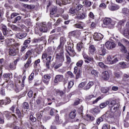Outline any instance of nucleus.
Listing matches in <instances>:
<instances>
[{
    "instance_id": "nucleus-1",
    "label": "nucleus",
    "mask_w": 129,
    "mask_h": 129,
    "mask_svg": "<svg viewBox=\"0 0 129 129\" xmlns=\"http://www.w3.org/2000/svg\"><path fill=\"white\" fill-rule=\"evenodd\" d=\"M51 55H53L52 47H48L42 54L41 60L43 63H45L47 69H50V63L51 61V59H52Z\"/></svg>"
},
{
    "instance_id": "nucleus-2",
    "label": "nucleus",
    "mask_w": 129,
    "mask_h": 129,
    "mask_svg": "<svg viewBox=\"0 0 129 129\" xmlns=\"http://www.w3.org/2000/svg\"><path fill=\"white\" fill-rule=\"evenodd\" d=\"M105 120L110 119L112 122H116L118 121V116H115L114 113L107 111L105 114H103Z\"/></svg>"
},
{
    "instance_id": "nucleus-3",
    "label": "nucleus",
    "mask_w": 129,
    "mask_h": 129,
    "mask_svg": "<svg viewBox=\"0 0 129 129\" xmlns=\"http://www.w3.org/2000/svg\"><path fill=\"white\" fill-rule=\"evenodd\" d=\"M119 103H116L115 101L113 100L109 104L108 109L110 112L114 113L119 110Z\"/></svg>"
},
{
    "instance_id": "nucleus-4",
    "label": "nucleus",
    "mask_w": 129,
    "mask_h": 129,
    "mask_svg": "<svg viewBox=\"0 0 129 129\" xmlns=\"http://www.w3.org/2000/svg\"><path fill=\"white\" fill-rule=\"evenodd\" d=\"M4 115L8 120H11V118H12L15 121H16V120H17L18 119V117L17 116V115H16V114H13L9 111H5Z\"/></svg>"
},
{
    "instance_id": "nucleus-5",
    "label": "nucleus",
    "mask_w": 129,
    "mask_h": 129,
    "mask_svg": "<svg viewBox=\"0 0 129 129\" xmlns=\"http://www.w3.org/2000/svg\"><path fill=\"white\" fill-rule=\"evenodd\" d=\"M82 55L84 59L85 63L87 64H89L90 62H93V61H94L93 57L88 56V54L85 52H83Z\"/></svg>"
},
{
    "instance_id": "nucleus-6",
    "label": "nucleus",
    "mask_w": 129,
    "mask_h": 129,
    "mask_svg": "<svg viewBox=\"0 0 129 129\" xmlns=\"http://www.w3.org/2000/svg\"><path fill=\"white\" fill-rule=\"evenodd\" d=\"M43 42V44L46 45L47 44V40H46V37L45 36H41L40 38H34L32 40V44H38V43H40V42Z\"/></svg>"
},
{
    "instance_id": "nucleus-7",
    "label": "nucleus",
    "mask_w": 129,
    "mask_h": 129,
    "mask_svg": "<svg viewBox=\"0 0 129 129\" xmlns=\"http://www.w3.org/2000/svg\"><path fill=\"white\" fill-rule=\"evenodd\" d=\"M67 44L68 50L71 52L72 56H75V55H76V53L75 52V50H74V44L70 41H68Z\"/></svg>"
},
{
    "instance_id": "nucleus-8",
    "label": "nucleus",
    "mask_w": 129,
    "mask_h": 129,
    "mask_svg": "<svg viewBox=\"0 0 129 129\" xmlns=\"http://www.w3.org/2000/svg\"><path fill=\"white\" fill-rule=\"evenodd\" d=\"M55 59L57 62H60L63 63L64 60V51H61L59 53H56L55 55Z\"/></svg>"
},
{
    "instance_id": "nucleus-9",
    "label": "nucleus",
    "mask_w": 129,
    "mask_h": 129,
    "mask_svg": "<svg viewBox=\"0 0 129 129\" xmlns=\"http://www.w3.org/2000/svg\"><path fill=\"white\" fill-rule=\"evenodd\" d=\"M63 78H64V76L62 75H56L53 80L54 85H57L59 82H62L63 81Z\"/></svg>"
},
{
    "instance_id": "nucleus-10",
    "label": "nucleus",
    "mask_w": 129,
    "mask_h": 129,
    "mask_svg": "<svg viewBox=\"0 0 129 129\" xmlns=\"http://www.w3.org/2000/svg\"><path fill=\"white\" fill-rule=\"evenodd\" d=\"M113 58H114V57L111 55H108L107 56V60L108 61L109 64L112 65V64H114L117 62H118V58L115 57L114 59Z\"/></svg>"
},
{
    "instance_id": "nucleus-11",
    "label": "nucleus",
    "mask_w": 129,
    "mask_h": 129,
    "mask_svg": "<svg viewBox=\"0 0 129 129\" xmlns=\"http://www.w3.org/2000/svg\"><path fill=\"white\" fill-rule=\"evenodd\" d=\"M59 42V44L57 47V50H60L64 48V45H65V43H66V39L64 37H60Z\"/></svg>"
},
{
    "instance_id": "nucleus-12",
    "label": "nucleus",
    "mask_w": 129,
    "mask_h": 129,
    "mask_svg": "<svg viewBox=\"0 0 129 129\" xmlns=\"http://www.w3.org/2000/svg\"><path fill=\"white\" fill-rule=\"evenodd\" d=\"M110 77L109 72L107 71H104L102 73L101 78L104 81H107Z\"/></svg>"
},
{
    "instance_id": "nucleus-13",
    "label": "nucleus",
    "mask_w": 129,
    "mask_h": 129,
    "mask_svg": "<svg viewBox=\"0 0 129 129\" xmlns=\"http://www.w3.org/2000/svg\"><path fill=\"white\" fill-rule=\"evenodd\" d=\"M93 39L95 41H100L103 39V35L100 33L95 32L93 35Z\"/></svg>"
},
{
    "instance_id": "nucleus-14",
    "label": "nucleus",
    "mask_w": 129,
    "mask_h": 129,
    "mask_svg": "<svg viewBox=\"0 0 129 129\" xmlns=\"http://www.w3.org/2000/svg\"><path fill=\"white\" fill-rule=\"evenodd\" d=\"M72 0H62L61 2V0H56V3L57 5H58L59 7H62L63 5H67L68 4H71Z\"/></svg>"
},
{
    "instance_id": "nucleus-15",
    "label": "nucleus",
    "mask_w": 129,
    "mask_h": 129,
    "mask_svg": "<svg viewBox=\"0 0 129 129\" xmlns=\"http://www.w3.org/2000/svg\"><path fill=\"white\" fill-rule=\"evenodd\" d=\"M18 53H19V50L16 49L13 46L9 49L10 56H16V55H18Z\"/></svg>"
},
{
    "instance_id": "nucleus-16",
    "label": "nucleus",
    "mask_w": 129,
    "mask_h": 129,
    "mask_svg": "<svg viewBox=\"0 0 129 129\" xmlns=\"http://www.w3.org/2000/svg\"><path fill=\"white\" fill-rule=\"evenodd\" d=\"M105 46L108 50H110V49L115 48V43H114L113 42L108 41L105 43Z\"/></svg>"
},
{
    "instance_id": "nucleus-17",
    "label": "nucleus",
    "mask_w": 129,
    "mask_h": 129,
    "mask_svg": "<svg viewBox=\"0 0 129 129\" xmlns=\"http://www.w3.org/2000/svg\"><path fill=\"white\" fill-rule=\"evenodd\" d=\"M76 18L77 20H84V19H86V18H87V14L86 12L78 13L77 14Z\"/></svg>"
},
{
    "instance_id": "nucleus-18",
    "label": "nucleus",
    "mask_w": 129,
    "mask_h": 129,
    "mask_svg": "<svg viewBox=\"0 0 129 129\" xmlns=\"http://www.w3.org/2000/svg\"><path fill=\"white\" fill-rule=\"evenodd\" d=\"M43 79V82L45 84V85H48L50 82V79H51V76L48 74L45 75L44 76Z\"/></svg>"
},
{
    "instance_id": "nucleus-19",
    "label": "nucleus",
    "mask_w": 129,
    "mask_h": 129,
    "mask_svg": "<svg viewBox=\"0 0 129 129\" xmlns=\"http://www.w3.org/2000/svg\"><path fill=\"white\" fill-rule=\"evenodd\" d=\"M74 74L76 75V79H78L81 75V71L79 69L78 67H75L74 68Z\"/></svg>"
},
{
    "instance_id": "nucleus-20",
    "label": "nucleus",
    "mask_w": 129,
    "mask_h": 129,
    "mask_svg": "<svg viewBox=\"0 0 129 129\" xmlns=\"http://www.w3.org/2000/svg\"><path fill=\"white\" fill-rule=\"evenodd\" d=\"M40 63H41V60L40 58L35 60L33 62V67L35 70L39 69V68H41V65H40Z\"/></svg>"
},
{
    "instance_id": "nucleus-21",
    "label": "nucleus",
    "mask_w": 129,
    "mask_h": 129,
    "mask_svg": "<svg viewBox=\"0 0 129 129\" xmlns=\"http://www.w3.org/2000/svg\"><path fill=\"white\" fill-rule=\"evenodd\" d=\"M108 9L110 11H117L119 9V6L116 4L112 3L108 6Z\"/></svg>"
},
{
    "instance_id": "nucleus-22",
    "label": "nucleus",
    "mask_w": 129,
    "mask_h": 129,
    "mask_svg": "<svg viewBox=\"0 0 129 129\" xmlns=\"http://www.w3.org/2000/svg\"><path fill=\"white\" fill-rule=\"evenodd\" d=\"M39 30L43 33H47L48 32V26L42 23V25L40 26Z\"/></svg>"
},
{
    "instance_id": "nucleus-23",
    "label": "nucleus",
    "mask_w": 129,
    "mask_h": 129,
    "mask_svg": "<svg viewBox=\"0 0 129 129\" xmlns=\"http://www.w3.org/2000/svg\"><path fill=\"white\" fill-rule=\"evenodd\" d=\"M104 25H106V26H111V28H113L114 27V25L111 24V19L110 18H106L104 19Z\"/></svg>"
},
{
    "instance_id": "nucleus-24",
    "label": "nucleus",
    "mask_w": 129,
    "mask_h": 129,
    "mask_svg": "<svg viewBox=\"0 0 129 129\" xmlns=\"http://www.w3.org/2000/svg\"><path fill=\"white\" fill-rule=\"evenodd\" d=\"M98 54L100 56H104L106 54V49L104 46H102L100 48V49L98 51Z\"/></svg>"
},
{
    "instance_id": "nucleus-25",
    "label": "nucleus",
    "mask_w": 129,
    "mask_h": 129,
    "mask_svg": "<svg viewBox=\"0 0 129 129\" xmlns=\"http://www.w3.org/2000/svg\"><path fill=\"white\" fill-rule=\"evenodd\" d=\"M89 52L91 55H94L95 53H96V49L94 47V45H90L89 47Z\"/></svg>"
},
{
    "instance_id": "nucleus-26",
    "label": "nucleus",
    "mask_w": 129,
    "mask_h": 129,
    "mask_svg": "<svg viewBox=\"0 0 129 129\" xmlns=\"http://www.w3.org/2000/svg\"><path fill=\"white\" fill-rule=\"evenodd\" d=\"M62 65H63V62H53L52 64V67L53 68H54V69H58V68H60V67H61Z\"/></svg>"
},
{
    "instance_id": "nucleus-27",
    "label": "nucleus",
    "mask_w": 129,
    "mask_h": 129,
    "mask_svg": "<svg viewBox=\"0 0 129 129\" xmlns=\"http://www.w3.org/2000/svg\"><path fill=\"white\" fill-rule=\"evenodd\" d=\"M59 37V34H54L49 36L48 42H51L53 40H57Z\"/></svg>"
},
{
    "instance_id": "nucleus-28",
    "label": "nucleus",
    "mask_w": 129,
    "mask_h": 129,
    "mask_svg": "<svg viewBox=\"0 0 129 129\" xmlns=\"http://www.w3.org/2000/svg\"><path fill=\"white\" fill-rule=\"evenodd\" d=\"M74 27L77 29H83L84 28V23L82 22H78L74 25Z\"/></svg>"
},
{
    "instance_id": "nucleus-29",
    "label": "nucleus",
    "mask_w": 129,
    "mask_h": 129,
    "mask_svg": "<svg viewBox=\"0 0 129 129\" xmlns=\"http://www.w3.org/2000/svg\"><path fill=\"white\" fill-rule=\"evenodd\" d=\"M69 116L70 118H71L72 119L75 118V117H76V110H72V111L69 114Z\"/></svg>"
},
{
    "instance_id": "nucleus-30",
    "label": "nucleus",
    "mask_w": 129,
    "mask_h": 129,
    "mask_svg": "<svg viewBox=\"0 0 129 129\" xmlns=\"http://www.w3.org/2000/svg\"><path fill=\"white\" fill-rule=\"evenodd\" d=\"M84 45L83 43L82 42H79L77 44L76 49L78 50V52H81V49L84 48Z\"/></svg>"
},
{
    "instance_id": "nucleus-31",
    "label": "nucleus",
    "mask_w": 129,
    "mask_h": 129,
    "mask_svg": "<svg viewBox=\"0 0 129 129\" xmlns=\"http://www.w3.org/2000/svg\"><path fill=\"white\" fill-rule=\"evenodd\" d=\"M93 85H94V83H93V82H89L87 85L84 87V90H88L90 89Z\"/></svg>"
},
{
    "instance_id": "nucleus-32",
    "label": "nucleus",
    "mask_w": 129,
    "mask_h": 129,
    "mask_svg": "<svg viewBox=\"0 0 129 129\" xmlns=\"http://www.w3.org/2000/svg\"><path fill=\"white\" fill-rule=\"evenodd\" d=\"M16 37L18 39H24V38H26L27 37V33H17L16 35Z\"/></svg>"
},
{
    "instance_id": "nucleus-33",
    "label": "nucleus",
    "mask_w": 129,
    "mask_h": 129,
    "mask_svg": "<svg viewBox=\"0 0 129 129\" xmlns=\"http://www.w3.org/2000/svg\"><path fill=\"white\" fill-rule=\"evenodd\" d=\"M32 63V57L28 58V60H27L26 63L24 65V67L25 69H28L29 67H30V65Z\"/></svg>"
},
{
    "instance_id": "nucleus-34",
    "label": "nucleus",
    "mask_w": 129,
    "mask_h": 129,
    "mask_svg": "<svg viewBox=\"0 0 129 129\" xmlns=\"http://www.w3.org/2000/svg\"><path fill=\"white\" fill-rule=\"evenodd\" d=\"M103 119H105V118L104 117V115H102L101 117H99L97 119L96 124L99 125V124H100V122H102V121H103Z\"/></svg>"
},
{
    "instance_id": "nucleus-35",
    "label": "nucleus",
    "mask_w": 129,
    "mask_h": 129,
    "mask_svg": "<svg viewBox=\"0 0 129 129\" xmlns=\"http://www.w3.org/2000/svg\"><path fill=\"white\" fill-rule=\"evenodd\" d=\"M109 101H106L105 102L102 103L100 104V108H104L105 107H106L107 105H109Z\"/></svg>"
},
{
    "instance_id": "nucleus-36",
    "label": "nucleus",
    "mask_w": 129,
    "mask_h": 129,
    "mask_svg": "<svg viewBox=\"0 0 129 129\" xmlns=\"http://www.w3.org/2000/svg\"><path fill=\"white\" fill-rule=\"evenodd\" d=\"M15 113L17 115V118H21L22 117V112L18 107H17L15 110Z\"/></svg>"
},
{
    "instance_id": "nucleus-37",
    "label": "nucleus",
    "mask_w": 129,
    "mask_h": 129,
    "mask_svg": "<svg viewBox=\"0 0 129 129\" xmlns=\"http://www.w3.org/2000/svg\"><path fill=\"white\" fill-rule=\"evenodd\" d=\"M114 75L115 78H117V79L120 78L121 76H122V72L119 71V72H115L114 73Z\"/></svg>"
},
{
    "instance_id": "nucleus-38",
    "label": "nucleus",
    "mask_w": 129,
    "mask_h": 129,
    "mask_svg": "<svg viewBox=\"0 0 129 129\" xmlns=\"http://www.w3.org/2000/svg\"><path fill=\"white\" fill-rule=\"evenodd\" d=\"M93 114H98L100 112V109L98 107H95L92 109Z\"/></svg>"
},
{
    "instance_id": "nucleus-39",
    "label": "nucleus",
    "mask_w": 129,
    "mask_h": 129,
    "mask_svg": "<svg viewBox=\"0 0 129 129\" xmlns=\"http://www.w3.org/2000/svg\"><path fill=\"white\" fill-rule=\"evenodd\" d=\"M55 123L56 124H61V123H62V120L60 119L59 114H58L55 116Z\"/></svg>"
},
{
    "instance_id": "nucleus-40",
    "label": "nucleus",
    "mask_w": 129,
    "mask_h": 129,
    "mask_svg": "<svg viewBox=\"0 0 129 129\" xmlns=\"http://www.w3.org/2000/svg\"><path fill=\"white\" fill-rule=\"evenodd\" d=\"M30 43H31V38L29 37L28 39H26L24 41L23 43V45L28 48L29 47V45L30 44Z\"/></svg>"
},
{
    "instance_id": "nucleus-41",
    "label": "nucleus",
    "mask_w": 129,
    "mask_h": 129,
    "mask_svg": "<svg viewBox=\"0 0 129 129\" xmlns=\"http://www.w3.org/2000/svg\"><path fill=\"white\" fill-rule=\"evenodd\" d=\"M90 71H91L90 74H91L92 76H94V77L96 76H98V72H97V71L93 69H92V70Z\"/></svg>"
},
{
    "instance_id": "nucleus-42",
    "label": "nucleus",
    "mask_w": 129,
    "mask_h": 129,
    "mask_svg": "<svg viewBox=\"0 0 129 129\" xmlns=\"http://www.w3.org/2000/svg\"><path fill=\"white\" fill-rule=\"evenodd\" d=\"M84 3V6L85 8H90L91 7V2L89 1V0H85Z\"/></svg>"
},
{
    "instance_id": "nucleus-43",
    "label": "nucleus",
    "mask_w": 129,
    "mask_h": 129,
    "mask_svg": "<svg viewBox=\"0 0 129 129\" xmlns=\"http://www.w3.org/2000/svg\"><path fill=\"white\" fill-rule=\"evenodd\" d=\"M87 119H88V121H93L94 119H95V117L92 116V115H90L89 114H87Z\"/></svg>"
},
{
    "instance_id": "nucleus-44",
    "label": "nucleus",
    "mask_w": 129,
    "mask_h": 129,
    "mask_svg": "<svg viewBox=\"0 0 129 129\" xmlns=\"http://www.w3.org/2000/svg\"><path fill=\"white\" fill-rule=\"evenodd\" d=\"M22 108L23 109H29L30 108V104L27 102H24L22 104Z\"/></svg>"
},
{
    "instance_id": "nucleus-45",
    "label": "nucleus",
    "mask_w": 129,
    "mask_h": 129,
    "mask_svg": "<svg viewBox=\"0 0 129 129\" xmlns=\"http://www.w3.org/2000/svg\"><path fill=\"white\" fill-rule=\"evenodd\" d=\"M3 76L6 80H10V79H11V78L12 77V75L9 73H4Z\"/></svg>"
},
{
    "instance_id": "nucleus-46",
    "label": "nucleus",
    "mask_w": 129,
    "mask_h": 129,
    "mask_svg": "<svg viewBox=\"0 0 129 129\" xmlns=\"http://www.w3.org/2000/svg\"><path fill=\"white\" fill-rule=\"evenodd\" d=\"M31 55H33V50H31L27 51L25 56V60H27Z\"/></svg>"
},
{
    "instance_id": "nucleus-47",
    "label": "nucleus",
    "mask_w": 129,
    "mask_h": 129,
    "mask_svg": "<svg viewBox=\"0 0 129 129\" xmlns=\"http://www.w3.org/2000/svg\"><path fill=\"white\" fill-rule=\"evenodd\" d=\"M74 85V82L73 81H70L68 83V90L67 92H69V91H70V89L72 88Z\"/></svg>"
},
{
    "instance_id": "nucleus-48",
    "label": "nucleus",
    "mask_w": 129,
    "mask_h": 129,
    "mask_svg": "<svg viewBox=\"0 0 129 129\" xmlns=\"http://www.w3.org/2000/svg\"><path fill=\"white\" fill-rule=\"evenodd\" d=\"M57 13V7L53 6L50 10V15H54Z\"/></svg>"
},
{
    "instance_id": "nucleus-49",
    "label": "nucleus",
    "mask_w": 129,
    "mask_h": 129,
    "mask_svg": "<svg viewBox=\"0 0 129 129\" xmlns=\"http://www.w3.org/2000/svg\"><path fill=\"white\" fill-rule=\"evenodd\" d=\"M98 65L100 68H102V69H107L108 68L107 66L104 64V63L103 62H99Z\"/></svg>"
},
{
    "instance_id": "nucleus-50",
    "label": "nucleus",
    "mask_w": 129,
    "mask_h": 129,
    "mask_svg": "<svg viewBox=\"0 0 129 129\" xmlns=\"http://www.w3.org/2000/svg\"><path fill=\"white\" fill-rule=\"evenodd\" d=\"M69 13L70 14H76L77 13V11L76 10V8L75 7L71 8L69 10Z\"/></svg>"
},
{
    "instance_id": "nucleus-51",
    "label": "nucleus",
    "mask_w": 129,
    "mask_h": 129,
    "mask_svg": "<svg viewBox=\"0 0 129 129\" xmlns=\"http://www.w3.org/2000/svg\"><path fill=\"white\" fill-rule=\"evenodd\" d=\"M83 63H84L83 60L80 59L77 61V62L76 63V66H77V67H82Z\"/></svg>"
},
{
    "instance_id": "nucleus-52",
    "label": "nucleus",
    "mask_w": 129,
    "mask_h": 129,
    "mask_svg": "<svg viewBox=\"0 0 129 129\" xmlns=\"http://www.w3.org/2000/svg\"><path fill=\"white\" fill-rule=\"evenodd\" d=\"M36 105H35L36 107H40L42 104V101L40 99H38L36 101Z\"/></svg>"
},
{
    "instance_id": "nucleus-53",
    "label": "nucleus",
    "mask_w": 129,
    "mask_h": 129,
    "mask_svg": "<svg viewBox=\"0 0 129 129\" xmlns=\"http://www.w3.org/2000/svg\"><path fill=\"white\" fill-rule=\"evenodd\" d=\"M8 28H7V26H3L2 27V32L3 33V34L4 36H6L7 35V33H8Z\"/></svg>"
},
{
    "instance_id": "nucleus-54",
    "label": "nucleus",
    "mask_w": 129,
    "mask_h": 129,
    "mask_svg": "<svg viewBox=\"0 0 129 129\" xmlns=\"http://www.w3.org/2000/svg\"><path fill=\"white\" fill-rule=\"evenodd\" d=\"M89 19H91V20H94L95 19V15L93 14V12H90L88 14Z\"/></svg>"
},
{
    "instance_id": "nucleus-55",
    "label": "nucleus",
    "mask_w": 129,
    "mask_h": 129,
    "mask_svg": "<svg viewBox=\"0 0 129 129\" xmlns=\"http://www.w3.org/2000/svg\"><path fill=\"white\" fill-rule=\"evenodd\" d=\"M57 93H58L60 96H63V95L66 93V87H64L62 91H58Z\"/></svg>"
},
{
    "instance_id": "nucleus-56",
    "label": "nucleus",
    "mask_w": 129,
    "mask_h": 129,
    "mask_svg": "<svg viewBox=\"0 0 129 129\" xmlns=\"http://www.w3.org/2000/svg\"><path fill=\"white\" fill-rule=\"evenodd\" d=\"M75 8L77 12H79L80 11H81L82 9H83V6L81 4H79Z\"/></svg>"
},
{
    "instance_id": "nucleus-57",
    "label": "nucleus",
    "mask_w": 129,
    "mask_h": 129,
    "mask_svg": "<svg viewBox=\"0 0 129 129\" xmlns=\"http://www.w3.org/2000/svg\"><path fill=\"white\" fill-rule=\"evenodd\" d=\"M22 19V17L21 16H17L13 20H12L13 24H16L17 23V22H19Z\"/></svg>"
},
{
    "instance_id": "nucleus-58",
    "label": "nucleus",
    "mask_w": 129,
    "mask_h": 129,
    "mask_svg": "<svg viewBox=\"0 0 129 129\" xmlns=\"http://www.w3.org/2000/svg\"><path fill=\"white\" fill-rule=\"evenodd\" d=\"M101 91L102 93H107L109 91V89L107 87H103L101 88Z\"/></svg>"
},
{
    "instance_id": "nucleus-59",
    "label": "nucleus",
    "mask_w": 129,
    "mask_h": 129,
    "mask_svg": "<svg viewBox=\"0 0 129 129\" xmlns=\"http://www.w3.org/2000/svg\"><path fill=\"white\" fill-rule=\"evenodd\" d=\"M97 21L93 22L90 25L91 29H95V28H96V26H97Z\"/></svg>"
},
{
    "instance_id": "nucleus-60",
    "label": "nucleus",
    "mask_w": 129,
    "mask_h": 129,
    "mask_svg": "<svg viewBox=\"0 0 129 129\" xmlns=\"http://www.w3.org/2000/svg\"><path fill=\"white\" fill-rule=\"evenodd\" d=\"M4 101L5 102V105H8V104H10V103L12 102V100H11V98L9 97H6L4 99Z\"/></svg>"
},
{
    "instance_id": "nucleus-61",
    "label": "nucleus",
    "mask_w": 129,
    "mask_h": 129,
    "mask_svg": "<svg viewBox=\"0 0 129 129\" xmlns=\"http://www.w3.org/2000/svg\"><path fill=\"white\" fill-rule=\"evenodd\" d=\"M29 119L32 122H36L37 121V118L35 117L33 115H30Z\"/></svg>"
},
{
    "instance_id": "nucleus-62",
    "label": "nucleus",
    "mask_w": 129,
    "mask_h": 129,
    "mask_svg": "<svg viewBox=\"0 0 129 129\" xmlns=\"http://www.w3.org/2000/svg\"><path fill=\"white\" fill-rule=\"evenodd\" d=\"M92 98H95V96H94V95H89L86 97V99L89 101V100H91Z\"/></svg>"
},
{
    "instance_id": "nucleus-63",
    "label": "nucleus",
    "mask_w": 129,
    "mask_h": 129,
    "mask_svg": "<svg viewBox=\"0 0 129 129\" xmlns=\"http://www.w3.org/2000/svg\"><path fill=\"white\" fill-rule=\"evenodd\" d=\"M34 77H35V73H32L28 78L29 81H32L34 80Z\"/></svg>"
},
{
    "instance_id": "nucleus-64",
    "label": "nucleus",
    "mask_w": 129,
    "mask_h": 129,
    "mask_svg": "<svg viewBox=\"0 0 129 129\" xmlns=\"http://www.w3.org/2000/svg\"><path fill=\"white\" fill-rule=\"evenodd\" d=\"M36 115L38 120H40V119H41L43 116L42 114L40 112L36 113Z\"/></svg>"
}]
</instances>
